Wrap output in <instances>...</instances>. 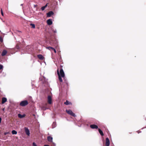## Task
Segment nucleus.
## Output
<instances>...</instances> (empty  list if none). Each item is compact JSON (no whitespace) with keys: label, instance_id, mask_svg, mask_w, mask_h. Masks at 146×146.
Segmentation results:
<instances>
[{"label":"nucleus","instance_id":"1","mask_svg":"<svg viewBox=\"0 0 146 146\" xmlns=\"http://www.w3.org/2000/svg\"><path fill=\"white\" fill-rule=\"evenodd\" d=\"M28 102L27 101L24 100L21 101L20 103V105L22 106H25L28 105Z\"/></svg>","mask_w":146,"mask_h":146},{"label":"nucleus","instance_id":"2","mask_svg":"<svg viewBox=\"0 0 146 146\" xmlns=\"http://www.w3.org/2000/svg\"><path fill=\"white\" fill-rule=\"evenodd\" d=\"M66 111L68 114L71 115L74 117L76 116L75 114L71 110H66Z\"/></svg>","mask_w":146,"mask_h":146},{"label":"nucleus","instance_id":"3","mask_svg":"<svg viewBox=\"0 0 146 146\" xmlns=\"http://www.w3.org/2000/svg\"><path fill=\"white\" fill-rule=\"evenodd\" d=\"M59 74L61 77L63 78L64 77V73L62 69H61L60 70Z\"/></svg>","mask_w":146,"mask_h":146},{"label":"nucleus","instance_id":"4","mask_svg":"<svg viewBox=\"0 0 146 146\" xmlns=\"http://www.w3.org/2000/svg\"><path fill=\"white\" fill-rule=\"evenodd\" d=\"M54 14V13L52 11L49 12L46 14L47 17H50L51 16Z\"/></svg>","mask_w":146,"mask_h":146},{"label":"nucleus","instance_id":"5","mask_svg":"<svg viewBox=\"0 0 146 146\" xmlns=\"http://www.w3.org/2000/svg\"><path fill=\"white\" fill-rule=\"evenodd\" d=\"M106 146H109L110 144V142L109 139L108 137L106 138Z\"/></svg>","mask_w":146,"mask_h":146},{"label":"nucleus","instance_id":"6","mask_svg":"<svg viewBox=\"0 0 146 146\" xmlns=\"http://www.w3.org/2000/svg\"><path fill=\"white\" fill-rule=\"evenodd\" d=\"M46 48L47 49H48L49 50H53L55 53H56V51L55 49L52 47L49 46L46 47Z\"/></svg>","mask_w":146,"mask_h":146},{"label":"nucleus","instance_id":"7","mask_svg":"<svg viewBox=\"0 0 146 146\" xmlns=\"http://www.w3.org/2000/svg\"><path fill=\"white\" fill-rule=\"evenodd\" d=\"M48 102L49 104H52V98L50 96H49L48 97Z\"/></svg>","mask_w":146,"mask_h":146},{"label":"nucleus","instance_id":"8","mask_svg":"<svg viewBox=\"0 0 146 146\" xmlns=\"http://www.w3.org/2000/svg\"><path fill=\"white\" fill-rule=\"evenodd\" d=\"M47 23L48 25H51L52 23V19H49L47 20Z\"/></svg>","mask_w":146,"mask_h":146},{"label":"nucleus","instance_id":"9","mask_svg":"<svg viewBox=\"0 0 146 146\" xmlns=\"http://www.w3.org/2000/svg\"><path fill=\"white\" fill-rule=\"evenodd\" d=\"M25 132L26 134L29 136L30 135V131L28 128H25Z\"/></svg>","mask_w":146,"mask_h":146},{"label":"nucleus","instance_id":"10","mask_svg":"<svg viewBox=\"0 0 146 146\" xmlns=\"http://www.w3.org/2000/svg\"><path fill=\"white\" fill-rule=\"evenodd\" d=\"M57 72V74L58 76V78H59V80L60 82H62V79L61 77V76H60V75L59 74V72L58 70Z\"/></svg>","mask_w":146,"mask_h":146},{"label":"nucleus","instance_id":"11","mask_svg":"<svg viewBox=\"0 0 146 146\" xmlns=\"http://www.w3.org/2000/svg\"><path fill=\"white\" fill-rule=\"evenodd\" d=\"M2 104H3L7 101V99L6 98L3 97L2 98Z\"/></svg>","mask_w":146,"mask_h":146},{"label":"nucleus","instance_id":"12","mask_svg":"<svg viewBox=\"0 0 146 146\" xmlns=\"http://www.w3.org/2000/svg\"><path fill=\"white\" fill-rule=\"evenodd\" d=\"M48 141L49 142H52L53 138L50 136H48L47 138Z\"/></svg>","mask_w":146,"mask_h":146},{"label":"nucleus","instance_id":"13","mask_svg":"<svg viewBox=\"0 0 146 146\" xmlns=\"http://www.w3.org/2000/svg\"><path fill=\"white\" fill-rule=\"evenodd\" d=\"M38 58L40 60H43L44 57L41 54H39L37 55Z\"/></svg>","mask_w":146,"mask_h":146},{"label":"nucleus","instance_id":"14","mask_svg":"<svg viewBox=\"0 0 146 146\" xmlns=\"http://www.w3.org/2000/svg\"><path fill=\"white\" fill-rule=\"evenodd\" d=\"M7 50H4L2 52V53L1 54L2 56H5L7 53Z\"/></svg>","mask_w":146,"mask_h":146},{"label":"nucleus","instance_id":"15","mask_svg":"<svg viewBox=\"0 0 146 146\" xmlns=\"http://www.w3.org/2000/svg\"><path fill=\"white\" fill-rule=\"evenodd\" d=\"M18 117H19L20 118H22L23 117H24L25 116V115H22L20 114H18Z\"/></svg>","mask_w":146,"mask_h":146},{"label":"nucleus","instance_id":"16","mask_svg":"<svg viewBox=\"0 0 146 146\" xmlns=\"http://www.w3.org/2000/svg\"><path fill=\"white\" fill-rule=\"evenodd\" d=\"M64 104L66 105H68L69 104H72V103L70 102H69L68 100H66V102L64 103Z\"/></svg>","mask_w":146,"mask_h":146},{"label":"nucleus","instance_id":"17","mask_svg":"<svg viewBox=\"0 0 146 146\" xmlns=\"http://www.w3.org/2000/svg\"><path fill=\"white\" fill-rule=\"evenodd\" d=\"M98 131L99 133L102 136L104 135L103 132L100 128H98Z\"/></svg>","mask_w":146,"mask_h":146},{"label":"nucleus","instance_id":"18","mask_svg":"<svg viewBox=\"0 0 146 146\" xmlns=\"http://www.w3.org/2000/svg\"><path fill=\"white\" fill-rule=\"evenodd\" d=\"M90 127V128H98V126L95 125H91Z\"/></svg>","mask_w":146,"mask_h":146},{"label":"nucleus","instance_id":"19","mask_svg":"<svg viewBox=\"0 0 146 146\" xmlns=\"http://www.w3.org/2000/svg\"><path fill=\"white\" fill-rule=\"evenodd\" d=\"M52 128H55L56 127V122H53L52 124Z\"/></svg>","mask_w":146,"mask_h":146},{"label":"nucleus","instance_id":"20","mask_svg":"<svg viewBox=\"0 0 146 146\" xmlns=\"http://www.w3.org/2000/svg\"><path fill=\"white\" fill-rule=\"evenodd\" d=\"M13 134H17V132L15 130H13L12 132Z\"/></svg>","mask_w":146,"mask_h":146},{"label":"nucleus","instance_id":"21","mask_svg":"<svg viewBox=\"0 0 146 146\" xmlns=\"http://www.w3.org/2000/svg\"><path fill=\"white\" fill-rule=\"evenodd\" d=\"M31 25L32 26V27L33 28H35V25L34 24H31Z\"/></svg>","mask_w":146,"mask_h":146},{"label":"nucleus","instance_id":"22","mask_svg":"<svg viewBox=\"0 0 146 146\" xmlns=\"http://www.w3.org/2000/svg\"><path fill=\"white\" fill-rule=\"evenodd\" d=\"M45 8V7L44 6H43L41 8V9L42 11L44 10Z\"/></svg>","mask_w":146,"mask_h":146},{"label":"nucleus","instance_id":"23","mask_svg":"<svg viewBox=\"0 0 146 146\" xmlns=\"http://www.w3.org/2000/svg\"><path fill=\"white\" fill-rule=\"evenodd\" d=\"M33 146H37L36 143L34 142L33 143Z\"/></svg>","mask_w":146,"mask_h":146},{"label":"nucleus","instance_id":"24","mask_svg":"<svg viewBox=\"0 0 146 146\" xmlns=\"http://www.w3.org/2000/svg\"><path fill=\"white\" fill-rule=\"evenodd\" d=\"M52 146H56V144L53 142H52Z\"/></svg>","mask_w":146,"mask_h":146},{"label":"nucleus","instance_id":"25","mask_svg":"<svg viewBox=\"0 0 146 146\" xmlns=\"http://www.w3.org/2000/svg\"><path fill=\"white\" fill-rule=\"evenodd\" d=\"M1 15L3 16V15H4L3 13V11L2 9H1Z\"/></svg>","mask_w":146,"mask_h":146},{"label":"nucleus","instance_id":"26","mask_svg":"<svg viewBox=\"0 0 146 146\" xmlns=\"http://www.w3.org/2000/svg\"><path fill=\"white\" fill-rule=\"evenodd\" d=\"M0 41L1 42H2L3 41V39L0 36Z\"/></svg>","mask_w":146,"mask_h":146},{"label":"nucleus","instance_id":"27","mask_svg":"<svg viewBox=\"0 0 146 146\" xmlns=\"http://www.w3.org/2000/svg\"><path fill=\"white\" fill-rule=\"evenodd\" d=\"M3 68V66L2 65L0 64V70L2 69Z\"/></svg>","mask_w":146,"mask_h":146},{"label":"nucleus","instance_id":"28","mask_svg":"<svg viewBox=\"0 0 146 146\" xmlns=\"http://www.w3.org/2000/svg\"><path fill=\"white\" fill-rule=\"evenodd\" d=\"M53 32L54 33H56V32H57V31H56V29H55V30H53Z\"/></svg>","mask_w":146,"mask_h":146},{"label":"nucleus","instance_id":"29","mask_svg":"<svg viewBox=\"0 0 146 146\" xmlns=\"http://www.w3.org/2000/svg\"><path fill=\"white\" fill-rule=\"evenodd\" d=\"M137 133H141V131H137Z\"/></svg>","mask_w":146,"mask_h":146},{"label":"nucleus","instance_id":"30","mask_svg":"<svg viewBox=\"0 0 146 146\" xmlns=\"http://www.w3.org/2000/svg\"><path fill=\"white\" fill-rule=\"evenodd\" d=\"M16 47H17V48L18 49H19V46H16Z\"/></svg>","mask_w":146,"mask_h":146},{"label":"nucleus","instance_id":"31","mask_svg":"<svg viewBox=\"0 0 146 146\" xmlns=\"http://www.w3.org/2000/svg\"><path fill=\"white\" fill-rule=\"evenodd\" d=\"M1 118L0 117V123L1 122Z\"/></svg>","mask_w":146,"mask_h":146},{"label":"nucleus","instance_id":"32","mask_svg":"<svg viewBox=\"0 0 146 146\" xmlns=\"http://www.w3.org/2000/svg\"><path fill=\"white\" fill-rule=\"evenodd\" d=\"M47 6V4H46L45 6H44V7H45V8Z\"/></svg>","mask_w":146,"mask_h":146},{"label":"nucleus","instance_id":"33","mask_svg":"<svg viewBox=\"0 0 146 146\" xmlns=\"http://www.w3.org/2000/svg\"><path fill=\"white\" fill-rule=\"evenodd\" d=\"M44 146H49V145H44Z\"/></svg>","mask_w":146,"mask_h":146},{"label":"nucleus","instance_id":"34","mask_svg":"<svg viewBox=\"0 0 146 146\" xmlns=\"http://www.w3.org/2000/svg\"><path fill=\"white\" fill-rule=\"evenodd\" d=\"M5 110V108H3V109L2 110H3V111H4Z\"/></svg>","mask_w":146,"mask_h":146},{"label":"nucleus","instance_id":"35","mask_svg":"<svg viewBox=\"0 0 146 146\" xmlns=\"http://www.w3.org/2000/svg\"><path fill=\"white\" fill-rule=\"evenodd\" d=\"M47 108H45V109H44V110H46V109H47Z\"/></svg>","mask_w":146,"mask_h":146}]
</instances>
